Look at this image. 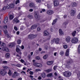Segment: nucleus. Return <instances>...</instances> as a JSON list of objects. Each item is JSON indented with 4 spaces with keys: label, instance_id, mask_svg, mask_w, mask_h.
<instances>
[{
    "label": "nucleus",
    "instance_id": "obj_1",
    "mask_svg": "<svg viewBox=\"0 0 80 80\" xmlns=\"http://www.w3.org/2000/svg\"><path fill=\"white\" fill-rule=\"evenodd\" d=\"M19 48H22V49L23 50V49H24V46L22 45L21 46V47L19 45H18L17 46V48L16 49V52H18V53L20 55H21L22 52H20V49H19Z\"/></svg>",
    "mask_w": 80,
    "mask_h": 80
},
{
    "label": "nucleus",
    "instance_id": "obj_2",
    "mask_svg": "<svg viewBox=\"0 0 80 80\" xmlns=\"http://www.w3.org/2000/svg\"><path fill=\"white\" fill-rule=\"evenodd\" d=\"M63 75L66 77H69L72 75V73L68 71H67L63 73Z\"/></svg>",
    "mask_w": 80,
    "mask_h": 80
},
{
    "label": "nucleus",
    "instance_id": "obj_3",
    "mask_svg": "<svg viewBox=\"0 0 80 80\" xmlns=\"http://www.w3.org/2000/svg\"><path fill=\"white\" fill-rule=\"evenodd\" d=\"M78 42V38H73L71 40V42L72 43H77Z\"/></svg>",
    "mask_w": 80,
    "mask_h": 80
},
{
    "label": "nucleus",
    "instance_id": "obj_4",
    "mask_svg": "<svg viewBox=\"0 0 80 80\" xmlns=\"http://www.w3.org/2000/svg\"><path fill=\"white\" fill-rule=\"evenodd\" d=\"M54 3V5L55 6V7H57V6H58L59 5V2L58 1V0H55L53 2Z\"/></svg>",
    "mask_w": 80,
    "mask_h": 80
},
{
    "label": "nucleus",
    "instance_id": "obj_5",
    "mask_svg": "<svg viewBox=\"0 0 80 80\" xmlns=\"http://www.w3.org/2000/svg\"><path fill=\"white\" fill-rule=\"evenodd\" d=\"M71 37H70L68 36L66 38L65 41L67 43H69L71 41Z\"/></svg>",
    "mask_w": 80,
    "mask_h": 80
},
{
    "label": "nucleus",
    "instance_id": "obj_6",
    "mask_svg": "<svg viewBox=\"0 0 80 80\" xmlns=\"http://www.w3.org/2000/svg\"><path fill=\"white\" fill-rule=\"evenodd\" d=\"M7 72L5 70L2 69L1 70L0 73L1 75H5L6 74V73Z\"/></svg>",
    "mask_w": 80,
    "mask_h": 80
},
{
    "label": "nucleus",
    "instance_id": "obj_7",
    "mask_svg": "<svg viewBox=\"0 0 80 80\" xmlns=\"http://www.w3.org/2000/svg\"><path fill=\"white\" fill-rule=\"evenodd\" d=\"M13 23H15V22H16V23H19L20 22V21L17 19V18H15L12 20Z\"/></svg>",
    "mask_w": 80,
    "mask_h": 80
},
{
    "label": "nucleus",
    "instance_id": "obj_8",
    "mask_svg": "<svg viewBox=\"0 0 80 80\" xmlns=\"http://www.w3.org/2000/svg\"><path fill=\"white\" fill-rule=\"evenodd\" d=\"M55 40V42L56 44H58L59 43V42L60 40V39H59V38H57L56 39H53V41H54V40Z\"/></svg>",
    "mask_w": 80,
    "mask_h": 80
},
{
    "label": "nucleus",
    "instance_id": "obj_9",
    "mask_svg": "<svg viewBox=\"0 0 80 80\" xmlns=\"http://www.w3.org/2000/svg\"><path fill=\"white\" fill-rule=\"evenodd\" d=\"M76 13V11L75 10H71V15L72 16H73L74 15V14Z\"/></svg>",
    "mask_w": 80,
    "mask_h": 80
},
{
    "label": "nucleus",
    "instance_id": "obj_10",
    "mask_svg": "<svg viewBox=\"0 0 80 80\" xmlns=\"http://www.w3.org/2000/svg\"><path fill=\"white\" fill-rule=\"evenodd\" d=\"M53 12L52 10H49L47 11V13L48 15H52V14H53Z\"/></svg>",
    "mask_w": 80,
    "mask_h": 80
},
{
    "label": "nucleus",
    "instance_id": "obj_11",
    "mask_svg": "<svg viewBox=\"0 0 80 80\" xmlns=\"http://www.w3.org/2000/svg\"><path fill=\"white\" fill-rule=\"evenodd\" d=\"M43 33L44 36H48V35H49V33L47 30L43 32Z\"/></svg>",
    "mask_w": 80,
    "mask_h": 80
},
{
    "label": "nucleus",
    "instance_id": "obj_12",
    "mask_svg": "<svg viewBox=\"0 0 80 80\" xmlns=\"http://www.w3.org/2000/svg\"><path fill=\"white\" fill-rule=\"evenodd\" d=\"M29 6L30 7H31L32 8H35V4H33V3H29Z\"/></svg>",
    "mask_w": 80,
    "mask_h": 80
},
{
    "label": "nucleus",
    "instance_id": "obj_13",
    "mask_svg": "<svg viewBox=\"0 0 80 80\" xmlns=\"http://www.w3.org/2000/svg\"><path fill=\"white\" fill-rule=\"evenodd\" d=\"M15 45V43L14 42L11 43L9 45V47L12 48L13 47L14 45Z\"/></svg>",
    "mask_w": 80,
    "mask_h": 80
},
{
    "label": "nucleus",
    "instance_id": "obj_14",
    "mask_svg": "<svg viewBox=\"0 0 80 80\" xmlns=\"http://www.w3.org/2000/svg\"><path fill=\"white\" fill-rule=\"evenodd\" d=\"M37 27V25H33L31 26V29L32 30H34V29L36 28Z\"/></svg>",
    "mask_w": 80,
    "mask_h": 80
},
{
    "label": "nucleus",
    "instance_id": "obj_15",
    "mask_svg": "<svg viewBox=\"0 0 80 80\" xmlns=\"http://www.w3.org/2000/svg\"><path fill=\"white\" fill-rule=\"evenodd\" d=\"M65 55L66 57H68L69 56V49H67L66 50Z\"/></svg>",
    "mask_w": 80,
    "mask_h": 80
},
{
    "label": "nucleus",
    "instance_id": "obj_16",
    "mask_svg": "<svg viewBox=\"0 0 80 80\" xmlns=\"http://www.w3.org/2000/svg\"><path fill=\"white\" fill-rule=\"evenodd\" d=\"M41 76L42 77V78H45L46 77V74L44 72H43L41 75Z\"/></svg>",
    "mask_w": 80,
    "mask_h": 80
},
{
    "label": "nucleus",
    "instance_id": "obj_17",
    "mask_svg": "<svg viewBox=\"0 0 80 80\" xmlns=\"http://www.w3.org/2000/svg\"><path fill=\"white\" fill-rule=\"evenodd\" d=\"M7 21H8V17H6L4 20V23H7Z\"/></svg>",
    "mask_w": 80,
    "mask_h": 80
},
{
    "label": "nucleus",
    "instance_id": "obj_18",
    "mask_svg": "<svg viewBox=\"0 0 80 80\" xmlns=\"http://www.w3.org/2000/svg\"><path fill=\"white\" fill-rule=\"evenodd\" d=\"M53 61H48L47 62V65H52V64H53Z\"/></svg>",
    "mask_w": 80,
    "mask_h": 80
},
{
    "label": "nucleus",
    "instance_id": "obj_19",
    "mask_svg": "<svg viewBox=\"0 0 80 80\" xmlns=\"http://www.w3.org/2000/svg\"><path fill=\"white\" fill-rule=\"evenodd\" d=\"M34 17L35 18H36V19H37V18H38V14L37 13H35V15H34Z\"/></svg>",
    "mask_w": 80,
    "mask_h": 80
},
{
    "label": "nucleus",
    "instance_id": "obj_20",
    "mask_svg": "<svg viewBox=\"0 0 80 80\" xmlns=\"http://www.w3.org/2000/svg\"><path fill=\"white\" fill-rule=\"evenodd\" d=\"M59 32L60 34L61 35H63V31H62V30L61 29H59Z\"/></svg>",
    "mask_w": 80,
    "mask_h": 80
},
{
    "label": "nucleus",
    "instance_id": "obj_21",
    "mask_svg": "<svg viewBox=\"0 0 80 80\" xmlns=\"http://www.w3.org/2000/svg\"><path fill=\"white\" fill-rule=\"evenodd\" d=\"M72 7H77V4L75 2H73L72 3Z\"/></svg>",
    "mask_w": 80,
    "mask_h": 80
},
{
    "label": "nucleus",
    "instance_id": "obj_22",
    "mask_svg": "<svg viewBox=\"0 0 80 80\" xmlns=\"http://www.w3.org/2000/svg\"><path fill=\"white\" fill-rule=\"evenodd\" d=\"M28 37L29 39H33L32 35V34H29L28 36Z\"/></svg>",
    "mask_w": 80,
    "mask_h": 80
},
{
    "label": "nucleus",
    "instance_id": "obj_23",
    "mask_svg": "<svg viewBox=\"0 0 80 80\" xmlns=\"http://www.w3.org/2000/svg\"><path fill=\"white\" fill-rule=\"evenodd\" d=\"M5 45H6V44H5V43H4V42H2V44H1V47H2V48H4V47H5Z\"/></svg>",
    "mask_w": 80,
    "mask_h": 80
},
{
    "label": "nucleus",
    "instance_id": "obj_24",
    "mask_svg": "<svg viewBox=\"0 0 80 80\" xmlns=\"http://www.w3.org/2000/svg\"><path fill=\"white\" fill-rule=\"evenodd\" d=\"M76 33H77L76 31L73 32L72 34V36H73V37H75V34H76Z\"/></svg>",
    "mask_w": 80,
    "mask_h": 80
},
{
    "label": "nucleus",
    "instance_id": "obj_25",
    "mask_svg": "<svg viewBox=\"0 0 80 80\" xmlns=\"http://www.w3.org/2000/svg\"><path fill=\"white\" fill-rule=\"evenodd\" d=\"M48 58V55L47 54L45 55L43 57V58L44 60H46L47 58Z\"/></svg>",
    "mask_w": 80,
    "mask_h": 80
},
{
    "label": "nucleus",
    "instance_id": "obj_26",
    "mask_svg": "<svg viewBox=\"0 0 80 80\" xmlns=\"http://www.w3.org/2000/svg\"><path fill=\"white\" fill-rule=\"evenodd\" d=\"M10 7L11 8H14V7H15V4L13 3L11 4L10 5Z\"/></svg>",
    "mask_w": 80,
    "mask_h": 80
},
{
    "label": "nucleus",
    "instance_id": "obj_27",
    "mask_svg": "<svg viewBox=\"0 0 80 80\" xmlns=\"http://www.w3.org/2000/svg\"><path fill=\"white\" fill-rule=\"evenodd\" d=\"M13 18V16L12 14H10L9 16V19L10 20H12V19Z\"/></svg>",
    "mask_w": 80,
    "mask_h": 80
},
{
    "label": "nucleus",
    "instance_id": "obj_28",
    "mask_svg": "<svg viewBox=\"0 0 80 80\" xmlns=\"http://www.w3.org/2000/svg\"><path fill=\"white\" fill-rule=\"evenodd\" d=\"M57 19H56L53 21V22L52 23V25H54L55 23L57 22Z\"/></svg>",
    "mask_w": 80,
    "mask_h": 80
},
{
    "label": "nucleus",
    "instance_id": "obj_29",
    "mask_svg": "<svg viewBox=\"0 0 80 80\" xmlns=\"http://www.w3.org/2000/svg\"><path fill=\"white\" fill-rule=\"evenodd\" d=\"M33 65L34 66H35V67H38V63H37V62H34L33 63Z\"/></svg>",
    "mask_w": 80,
    "mask_h": 80
},
{
    "label": "nucleus",
    "instance_id": "obj_30",
    "mask_svg": "<svg viewBox=\"0 0 80 80\" xmlns=\"http://www.w3.org/2000/svg\"><path fill=\"white\" fill-rule=\"evenodd\" d=\"M51 71H52V69H50L44 70V72H47V73H48L49 72H51Z\"/></svg>",
    "mask_w": 80,
    "mask_h": 80
},
{
    "label": "nucleus",
    "instance_id": "obj_31",
    "mask_svg": "<svg viewBox=\"0 0 80 80\" xmlns=\"http://www.w3.org/2000/svg\"><path fill=\"white\" fill-rule=\"evenodd\" d=\"M6 58H9L10 57V54L7 53L6 54Z\"/></svg>",
    "mask_w": 80,
    "mask_h": 80
},
{
    "label": "nucleus",
    "instance_id": "obj_32",
    "mask_svg": "<svg viewBox=\"0 0 80 80\" xmlns=\"http://www.w3.org/2000/svg\"><path fill=\"white\" fill-rule=\"evenodd\" d=\"M51 76H52V73L48 74L47 75V77H50Z\"/></svg>",
    "mask_w": 80,
    "mask_h": 80
},
{
    "label": "nucleus",
    "instance_id": "obj_33",
    "mask_svg": "<svg viewBox=\"0 0 80 80\" xmlns=\"http://www.w3.org/2000/svg\"><path fill=\"white\" fill-rule=\"evenodd\" d=\"M72 62H73L72 60H70L67 62V63L68 64H70L71 63H72Z\"/></svg>",
    "mask_w": 80,
    "mask_h": 80
},
{
    "label": "nucleus",
    "instance_id": "obj_34",
    "mask_svg": "<svg viewBox=\"0 0 80 80\" xmlns=\"http://www.w3.org/2000/svg\"><path fill=\"white\" fill-rule=\"evenodd\" d=\"M14 73L15 74V75L16 76H16L18 77V75H19V73H18L17 72H14Z\"/></svg>",
    "mask_w": 80,
    "mask_h": 80
},
{
    "label": "nucleus",
    "instance_id": "obj_35",
    "mask_svg": "<svg viewBox=\"0 0 80 80\" xmlns=\"http://www.w3.org/2000/svg\"><path fill=\"white\" fill-rule=\"evenodd\" d=\"M21 41L20 40H18V45H20V43H21Z\"/></svg>",
    "mask_w": 80,
    "mask_h": 80
},
{
    "label": "nucleus",
    "instance_id": "obj_36",
    "mask_svg": "<svg viewBox=\"0 0 80 80\" xmlns=\"http://www.w3.org/2000/svg\"><path fill=\"white\" fill-rule=\"evenodd\" d=\"M8 74L10 76L12 75V72H11V71L10 70H9L8 72Z\"/></svg>",
    "mask_w": 80,
    "mask_h": 80
},
{
    "label": "nucleus",
    "instance_id": "obj_37",
    "mask_svg": "<svg viewBox=\"0 0 80 80\" xmlns=\"http://www.w3.org/2000/svg\"><path fill=\"white\" fill-rule=\"evenodd\" d=\"M4 51H6V52H9V49L7 48H5L4 49Z\"/></svg>",
    "mask_w": 80,
    "mask_h": 80
},
{
    "label": "nucleus",
    "instance_id": "obj_38",
    "mask_svg": "<svg viewBox=\"0 0 80 80\" xmlns=\"http://www.w3.org/2000/svg\"><path fill=\"white\" fill-rule=\"evenodd\" d=\"M63 48H65V49L67 48H68V46L66 45H63Z\"/></svg>",
    "mask_w": 80,
    "mask_h": 80
},
{
    "label": "nucleus",
    "instance_id": "obj_39",
    "mask_svg": "<svg viewBox=\"0 0 80 80\" xmlns=\"http://www.w3.org/2000/svg\"><path fill=\"white\" fill-rule=\"evenodd\" d=\"M32 39H33L34 38H36V37H37V34L35 35H33L32 34Z\"/></svg>",
    "mask_w": 80,
    "mask_h": 80
},
{
    "label": "nucleus",
    "instance_id": "obj_40",
    "mask_svg": "<svg viewBox=\"0 0 80 80\" xmlns=\"http://www.w3.org/2000/svg\"><path fill=\"white\" fill-rule=\"evenodd\" d=\"M63 54H64V52L63 51H62L60 53V55H61V56H63Z\"/></svg>",
    "mask_w": 80,
    "mask_h": 80
},
{
    "label": "nucleus",
    "instance_id": "obj_41",
    "mask_svg": "<svg viewBox=\"0 0 80 80\" xmlns=\"http://www.w3.org/2000/svg\"><path fill=\"white\" fill-rule=\"evenodd\" d=\"M18 3H20V1L19 0H17L15 2V4H18Z\"/></svg>",
    "mask_w": 80,
    "mask_h": 80
},
{
    "label": "nucleus",
    "instance_id": "obj_42",
    "mask_svg": "<svg viewBox=\"0 0 80 80\" xmlns=\"http://www.w3.org/2000/svg\"><path fill=\"white\" fill-rule=\"evenodd\" d=\"M42 66H43L42 64L38 63V67H42Z\"/></svg>",
    "mask_w": 80,
    "mask_h": 80
},
{
    "label": "nucleus",
    "instance_id": "obj_43",
    "mask_svg": "<svg viewBox=\"0 0 80 80\" xmlns=\"http://www.w3.org/2000/svg\"><path fill=\"white\" fill-rule=\"evenodd\" d=\"M78 53H80V44L78 46Z\"/></svg>",
    "mask_w": 80,
    "mask_h": 80
},
{
    "label": "nucleus",
    "instance_id": "obj_44",
    "mask_svg": "<svg viewBox=\"0 0 80 80\" xmlns=\"http://www.w3.org/2000/svg\"><path fill=\"white\" fill-rule=\"evenodd\" d=\"M36 2H38V3H40L42 2L41 0H36Z\"/></svg>",
    "mask_w": 80,
    "mask_h": 80
},
{
    "label": "nucleus",
    "instance_id": "obj_45",
    "mask_svg": "<svg viewBox=\"0 0 80 80\" xmlns=\"http://www.w3.org/2000/svg\"><path fill=\"white\" fill-rule=\"evenodd\" d=\"M68 24V23H67V22H64L63 24V26H65L66 25H67V24Z\"/></svg>",
    "mask_w": 80,
    "mask_h": 80
},
{
    "label": "nucleus",
    "instance_id": "obj_46",
    "mask_svg": "<svg viewBox=\"0 0 80 80\" xmlns=\"http://www.w3.org/2000/svg\"><path fill=\"white\" fill-rule=\"evenodd\" d=\"M16 56L18 57H19V58H18V59H20V58H21V55H19L18 54H17Z\"/></svg>",
    "mask_w": 80,
    "mask_h": 80
},
{
    "label": "nucleus",
    "instance_id": "obj_47",
    "mask_svg": "<svg viewBox=\"0 0 80 80\" xmlns=\"http://www.w3.org/2000/svg\"><path fill=\"white\" fill-rule=\"evenodd\" d=\"M28 60H30L31 58V55H28Z\"/></svg>",
    "mask_w": 80,
    "mask_h": 80
},
{
    "label": "nucleus",
    "instance_id": "obj_48",
    "mask_svg": "<svg viewBox=\"0 0 80 80\" xmlns=\"http://www.w3.org/2000/svg\"><path fill=\"white\" fill-rule=\"evenodd\" d=\"M35 70L36 72H41V70L40 69H36Z\"/></svg>",
    "mask_w": 80,
    "mask_h": 80
},
{
    "label": "nucleus",
    "instance_id": "obj_49",
    "mask_svg": "<svg viewBox=\"0 0 80 80\" xmlns=\"http://www.w3.org/2000/svg\"><path fill=\"white\" fill-rule=\"evenodd\" d=\"M16 66L17 67H21V65L20 64H18L16 65Z\"/></svg>",
    "mask_w": 80,
    "mask_h": 80
},
{
    "label": "nucleus",
    "instance_id": "obj_50",
    "mask_svg": "<svg viewBox=\"0 0 80 80\" xmlns=\"http://www.w3.org/2000/svg\"><path fill=\"white\" fill-rule=\"evenodd\" d=\"M3 68L5 70H6V69H8V67L7 66H5L3 67Z\"/></svg>",
    "mask_w": 80,
    "mask_h": 80
},
{
    "label": "nucleus",
    "instance_id": "obj_51",
    "mask_svg": "<svg viewBox=\"0 0 80 80\" xmlns=\"http://www.w3.org/2000/svg\"><path fill=\"white\" fill-rule=\"evenodd\" d=\"M28 18H30V17H32V16L30 14H29L28 15Z\"/></svg>",
    "mask_w": 80,
    "mask_h": 80
},
{
    "label": "nucleus",
    "instance_id": "obj_52",
    "mask_svg": "<svg viewBox=\"0 0 80 80\" xmlns=\"http://www.w3.org/2000/svg\"><path fill=\"white\" fill-rule=\"evenodd\" d=\"M48 8H52V5H48Z\"/></svg>",
    "mask_w": 80,
    "mask_h": 80
},
{
    "label": "nucleus",
    "instance_id": "obj_53",
    "mask_svg": "<svg viewBox=\"0 0 80 80\" xmlns=\"http://www.w3.org/2000/svg\"><path fill=\"white\" fill-rule=\"evenodd\" d=\"M14 29L16 30V31H17V30H18V28L16 27L15 26L14 27Z\"/></svg>",
    "mask_w": 80,
    "mask_h": 80
},
{
    "label": "nucleus",
    "instance_id": "obj_54",
    "mask_svg": "<svg viewBox=\"0 0 80 80\" xmlns=\"http://www.w3.org/2000/svg\"><path fill=\"white\" fill-rule=\"evenodd\" d=\"M20 62H21L22 63H25V62L24 61V60H23L22 59H21L20 60Z\"/></svg>",
    "mask_w": 80,
    "mask_h": 80
},
{
    "label": "nucleus",
    "instance_id": "obj_55",
    "mask_svg": "<svg viewBox=\"0 0 80 80\" xmlns=\"http://www.w3.org/2000/svg\"><path fill=\"white\" fill-rule=\"evenodd\" d=\"M6 9L7 7L6 6L2 8L3 10H6Z\"/></svg>",
    "mask_w": 80,
    "mask_h": 80
},
{
    "label": "nucleus",
    "instance_id": "obj_56",
    "mask_svg": "<svg viewBox=\"0 0 80 80\" xmlns=\"http://www.w3.org/2000/svg\"><path fill=\"white\" fill-rule=\"evenodd\" d=\"M29 12H32L33 11V9H30L29 10Z\"/></svg>",
    "mask_w": 80,
    "mask_h": 80
},
{
    "label": "nucleus",
    "instance_id": "obj_57",
    "mask_svg": "<svg viewBox=\"0 0 80 80\" xmlns=\"http://www.w3.org/2000/svg\"><path fill=\"white\" fill-rule=\"evenodd\" d=\"M6 7V8H7V9H9L10 8V6L9 5H7Z\"/></svg>",
    "mask_w": 80,
    "mask_h": 80
},
{
    "label": "nucleus",
    "instance_id": "obj_58",
    "mask_svg": "<svg viewBox=\"0 0 80 80\" xmlns=\"http://www.w3.org/2000/svg\"><path fill=\"white\" fill-rule=\"evenodd\" d=\"M57 67V66H55L53 67V69L54 70H56V68Z\"/></svg>",
    "mask_w": 80,
    "mask_h": 80
},
{
    "label": "nucleus",
    "instance_id": "obj_59",
    "mask_svg": "<svg viewBox=\"0 0 80 80\" xmlns=\"http://www.w3.org/2000/svg\"><path fill=\"white\" fill-rule=\"evenodd\" d=\"M3 63L5 64V63H7V61H3L2 62Z\"/></svg>",
    "mask_w": 80,
    "mask_h": 80
},
{
    "label": "nucleus",
    "instance_id": "obj_60",
    "mask_svg": "<svg viewBox=\"0 0 80 80\" xmlns=\"http://www.w3.org/2000/svg\"><path fill=\"white\" fill-rule=\"evenodd\" d=\"M12 77L13 78H15L16 77V76H15V74H13L12 75Z\"/></svg>",
    "mask_w": 80,
    "mask_h": 80
},
{
    "label": "nucleus",
    "instance_id": "obj_61",
    "mask_svg": "<svg viewBox=\"0 0 80 80\" xmlns=\"http://www.w3.org/2000/svg\"><path fill=\"white\" fill-rule=\"evenodd\" d=\"M36 60H39L40 59V58L39 57H36Z\"/></svg>",
    "mask_w": 80,
    "mask_h": 80
},
{
    "label": "nucleus",
    "instance_id": "obj_62",
    "mask_svg": "<svg viewBox=\"0 0 80 80\" xmlns=\"http://www.w3.org/2000/svg\"><path fill=\"white\" fill-rule=\"evenodd\" d=\"M4 27L5 29H7V25H5L4 26Z\"/></svg>",
    "mask_w": 80,
    "mask_h": 80
},
{
    "label": "nucleus",
    "instance_id": "obj_63",
    "mask_svg": "<svg viewBox=\"0 0 80 80\" xmlns=\"http://www.w3.org/2000/svg\"><path fill=\"white\" fill-rule=\"evenodd\" d=\"M30 75H33V72L30 71Z\"/></svg>",
    "mask_w": 80,
    "mask_h": 80
},
{
    "label": "nucleus",
    "instance_id": "obj_64",
    "mask_svg": "<svg viewBox=\"0 0 80 80\" xmlns=\"http://www.w3.org/2000/svg\"><path fill=\"white\" fill-rule=\"evenodd\" d=\"M50 30L51 32L53 31V28H51Z\"/></svg>",
    "mask_w": 80,
    "mask_h": 80
}]
</instances>
